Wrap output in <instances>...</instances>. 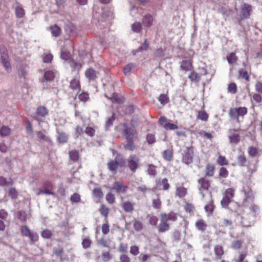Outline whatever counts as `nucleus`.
I'll return each mask as SVG.
<instances>
[{"label":"nucleus","mask_w":262,"mask_h":262,"mask_svg":"<svg viewBox=\"0 0 262 262\" xmlns=\"http://www.w3.org/2000/svg\"><path fill=\"white\" fill-rule=\"evenodd\" d=\"M160 223L157 226L158 232L159 233L165 232L170 229V225L168 222H175L177 220V214L170 212L168 213H161L159 215Z\"/></svg>","instance_id":"f257e3e1"},{"label":"nucleus","mask_w":262,"mask_h":262,"mask_svg":"<svg viewBox=\"0 0 262 262\" xmlns=\"http://www.w3.org/2000/svg\"><path fill=\"white\" fill-rule=\"evenodd\" d=\"M136 125L133 120H131L130 121V126L127 123L123 124L122 135L125 137L126 140L133 139L134 136L137 134Z\"/></svg>","instance_id":"f03ea898"},{"label":"nucleus","mask_w":262,"mask_h":262,"mask_svg":"<svg viewBox=\"0 0 262 262\" xmlns=\"http://www.w3.org/2000/svg\"><path fill=\"white\" fill-rule=\"evenodd\" d=\"M199 189L203 196L210 194L209 188L210 187L209 181L206 177L202 178L198 180Z\"/></svg>","instance_id":"7ed1b4c3"},{"label":"nucleus","mask_w":262,"mask_h":262,"mask_svg":"<svg viewBox=\"0 0 262 262\" xmlns=\"http://www.w3.org/2000/svg\"><path fill=\"white\" fill-rule=\"evenodd\" d=\"M140 159L135 155H131L127 160V166L132 172H135L139 167Z\"/></svg>","instance_id":"20e7f679"},{"label":"nucleus","mask_w":262,"mask_h":262,"mask_svg":"<svg viewBox=\"0 0 262 262\" xmlns=\"http://www.w3.org/2000/svg\"><path fill=\"white\" fill-rule=\"evenodd\" d=\"M53 189V185L51 182H46L43 183L42 187L39 189L37 195L43 194L45 195H54L52 190Z\"/></svg>","instance_id":"39448f33"},{"label":"nucleus","mask_w":262,"mask_h":262,"mask_svg":"<svg viewBox=\"0 0 262 262\" xmlns=\"http://www.w3.org/2000/svg\"><path fill=\"white\" fill-rule=\"evenodd\" d=\"M193 150L192 147H187L182 154V162L186 164H189L193 161Z\"/></svg>","instance_id":"423d86ee"},{"label":"nucleus","mask_w":262,"mask_h":262,"mask_svg":"<svg viewBox=\"0 0 262 262\" xmlns=\"http://www.w3.org/2000/svg\"><path fill=\"white\" fill-rule=\"evenodd\" d=\"M252 11V6L246 3H244L241 7V14L240 15L241 19H245L249 18Z\"/></svg>","instance_id":"0eeeda50"},{"label":"nucleus","mask_w":262,"mask_h":262,"mask_svg":"<svg viewBox=\"0 0 262 262\" xmlns=\"http://www.w3.org/2000/svg\"><path fill=\"white\" fill-rule=\"evenodd\" d=\"M132 226L134 230L136 232L141 231L143 229V225L141 221L138 219H134L128 223H127L126 226L129 227Z\"/></svg>","instance_id":"6e6552de"},{"label":"nucleus","mask_w":262,"mask_h":262,"mask_svg":"<svg viewBox=\"0 0 262 262\" xmlns=\"http://www.w3.org/2000/svg\"><path fill=\"white\" fill-rule=\"evenodd\" d=\"M215 259H221L224 255V248L222 246L216 245L213 247Z\"/></svg>","instance_id":"1a4fd4ad"},{"label":"nucleus","mask_w":262,"mask_h":262,"mask_svg":"<svg viewBox=\"0 0 262 262\" xmlns=\"http://www.w3.org/2000/svg\"><path fill=\"white\" fill-rule=\"evenodd\" d=\"M127 189V186L124 185L123 184L121 183L116 182L114 183V186L111 190L112 191L116 190L118 193H124L126 192Z\"/></svg>","instance_id":"9d476101"},{"label":"nucleus","mask_w":262,"mask_h":262,"mask_svg":"<svg viewBox=\"0 0 262 262\" xmlns=\"http://www.w3.org/2000/svg\"><path fill=\"white\" fill-rule=\"evenodd\" d=\"M15 216L23 223H26L27 219L30 217V215H29L25 211L19 210L16 212Z\"/></svg>","instance_id":"9b49d317"},{"label":"nucleus","mask_w":262,"mask_h":262,"mask_svg":"<svg viewBox=\"0 0 262 262\" xmlns=\"http://www.w3.org/2000/svg\"><path fill=\"white\" fill-rule=\"evenodd\" d=\"M70 88L73 91H80V84L78 77H75L70 82Z\"/></svg>","instance_id":"f8f14e48"},{"label":"nucleus","mask_w":262,"mask_h":262,"mask_svg":"<svg viewBox=\"0 0 262 262\" xmlns=\"http://www.w3.org/2000/svg\"><path fill=\"white\" fill-rule=\"evenodd\" d=\"M215 166L211 163H208L205 167V172L206 176L213 177L215 171Z\"/></svg>","instance_id":"ddd939ff"},{"label":"nucleus","mask_w":262,"mask_h":262,"mask_svg":"<svg viewBox=\"0 0 262 262\" xmlns=\"http://www.w3.org/2000/svg\"><path fill=\"white\" fill-rule=\"evenodd\" d=\"M149 42L147 39H145L143 43L139 47L137 50H134L132 51L134 55H136L138 52H142L146 51L149 48Z\"/></svg>","instance_id":"4468645a"},{"label":"nucleus","mask_w":262,"mask_h":262,"mask_svg":"<svg viewBox=\"0 0 262 262\" xmlns=\"http://www.w3.org/2000/svg\"><path fill=\"white\" fill-rule=\"evenodd\" d=\"M85 75L89 80H95L97 78L96 72L92 68L88 69L85 72Z\"/></svg>","instance_id":"2eb2a0df"},{"label":"nucleus","mask_w":262,"mask_h":262,"mask_svg":"<svg viewBox=\"0 0 262 262\" xmlns=\"http://www.w3.org/2000/svg\"><path fill=\"white\" fill-rule=\"evenodd\" d=\"M0 59L1 63L5 68V69L8 71H10L11 68V64L10 62V58L9 57V56L0 58Z\"/></svg>","instance_id":"dca6fc26"},{"label":"nucleus","mask_w":262,"mask_h":262,"mask_svg":"<svg viewBox=\"0 0 262 262\" xmlns=\"http://www.w3.org/2000/svg\"><path fill=\"white\" fill-rule=\"evenodd\" d=\"M196 228L200 231H204L206 230L207 224L206 222L203 219L198 220L195 223Z\"/></svg>","instance_id":"f3484780"},{"label":"nucleus","mask_w":262,"mask_h":262,"mask_svg":"<svg viewBox=\"0 0 262 262\" xmlns=\"http://www.w3.org/2000/svg\"><path fill=\"white\" fill-rule=\"evenodd\" d=\"M49 111L46 107L45 106H39L36 109L37 115L45 117L48 115Z\"/></svg>","instance_id":"a211bd4d"},{"label":"nucleus","mask_w":262,"mask_h":262,"mask_svg":"<svg viewBox=\"0 0 262 262\" xmlns=\"http://www.w3.org/2000/svg\"><path fill=\"white\" fill-rule=\"evenodd\" d=\"M58 134L57 140L58 142L61 144H64L68 142V136L64 132H60L58 130L57 131Z\"/></svg>","instance_id":"6ab92c4d"},{"label":"nucleus","mask_w":262,"mask_h":262,"mask_svg":"<svg viewBox=\"0 0 262 262\" xmlns=\"http://www.w3.org/2000/svg\"><path fill=\"white\" fill-rule=\"evenodd\" d=\"M153 18L150 14L145 15L142 20V23L147 27H150L152 25Z\"/></svg>","instance_id":"aec40b11"},{"label":"nucleus","mask_w":262,"mask_h":262,"mask_svg":"<svg viewBox=\"0 0 262 262\" xmlns=\"http://www.w3.org/2000/svg\"><path fill=\"white\" fill-rule=\"evenodd\" d=\"M192 67L191 62L188 60H184L181 62V68L185 71H188L191 70Z\"/></svg>","instance_id":"412c9836"},{"label":"nucleus","mask_w":262,"mask_h":262,"mask_svg":"<svg viewBox=\"0 0 262 262\" xmlns=\"http://www.w3.org/2000/svg\"><path fill=\"white\" fill-rule=\"evenodd\" d=\"M229 139L230 143L237 144L240 141L241 137L238 134L232 133L229 136Z\"/></svg>","instance_id":"4be33fe9"},{"label":"nucleus","mask_w":262,"mask_h":262,"mask_svg":"<svg viewBox=\"0 0 262 262\" xmlns=\"http://www.w3.org/2000/svg\"><path fill=\"white\" fill-rule=\"evenodd\" d=\"M127 143L123 147L125 150L133 151L135 149V145L133 142V139L126 140Z\"/></svg>","instance_id":"5701e85b"},{"label":"nucleus","mask_w":262,"mask_h":262,"mask_svg":"<svg viewBox=\"0 0 262 262\" xmlns=\"http://www.w3.org/2000/svg\"><path fill=\"white\" fill-rule=\"evenodd\" d=\"M118 166V163L117 161V158L114 160H112L107 164V167L110 170L112 171H116Z\"/></svg>","instance_id":"b1692460"},{"label":"nucleus","mask_w":262,"mask_h":262,"mask_svg":"<svg viewBox=\"0 0 262 262\" xmlns=\"http://www.w3.org/2000/svg\"><path fill=\"white\" fill-rule=\"evenodd\" d=\"M69 157L71 160L76 162L77 161L80 157L79 153L77 150H73L69 151Z\"/></svg>","instance_id":"393cba45"},{"label":"nucleus","mask_w":262,"mask_h":262,"mask_svg":"<svg viewBox=\"0 0 262 262\" xmlns=\"http://www.w3.org/2000/svg\"><path fill=\"white\" fill-rule=\"evenodd\" d=\"M176 193L179 196H184L187 194V190L184 186H180L177 187Z\"/></svg>","instance_id":"a878e982"},{"label":"nucleus","mask_w":262,"mask_h":262,"mask_svg":"<svg viewBox=\"0 0 262 262\" xmlns=\"http://www.w3.org/2000/svg\"><path fill=\"white\" fill-rule=\"evenodd\" d=\"M215 206L213 204V201H209L208 204L205 205V211L208 213V215L212 214L214 209Z\"/></svg>","instance_id":"bb28decb"},{"label":"nucleus","mask_w":262,"mask_h":262,"mask_svg":"<svg viewBox=\"0 0 262 262\" xmlns=\"http://www.w3.org/2000/svg\"><path fill=\"white\" fill-rule=\"evenodd\" d=\"M136 66L133 63H129L125 66L123 69V73L125 75H129L133 69L135 68Z\"/></svg>","instance_id":"cd10ccee"},{"label":"nucleus","mask_w":262,"mask_h":262,"mask_svg":"<svg viewBox=\"0 0 262 262\" xmlns=\"http://www.w3.org/2000/svg\"><path fill=\"white\" fill-rule=\"evenodd\" d=\"M226 58L229 63L231 64L235 63L237 60V57L234 52L230 53L227 55Z\"/></svg>","instance_id":"c85d7f7f"},{"label":"nucleus","mask_w":262,"mask_h":262,"mask_svg":"<svg viewBox=\"0 0 262 262\" xmlns=\"http://www.w3.org/2000/svg\"><path fill=\"white\" fill-rule=\"evenodd\" d=\"M99 211L107 220L109 213V209L104 205L102 204L99 209Z\"/></svg>","instance_id":"c756f323"},{"label":"nucleus","mask_w":262,"mask_h":262,"mask_svg":"<svg viewBox=\"0 0 262 262\" xmlns=\"http://www.w3.org/2000/svg\"><path fill=\"white\" fill-rule=\"evenodd\" d=\"M108 242V239L103 237L97 241V245L101 247L110 248Z\"/></svg>","instance_id":"7c9ffc66"},{"label":"nucleus","mask_w":262,"mask_h":262,"mask_svg":"<svg viewBox=\"0 0 262 262\" xmlns=\"http://www.w3.org/2000/svg\"><path fill=\"white\" fill-rule=\"evenodd\" d=\"M51 30L52 34L54 37L58 36L61 33V29L58 27L56 25L51 27Z\"/></svg>","instance_id":"2f4dec72"},{"label":"nucleus","mask_w":262,"mask_h":262,"mask_svg":"<svg viewBox=\"0 0 262 262\" xmlns=\"http://www.w3.org/2000/svg\"><path fill=\"white\" fill-rule=\"evenodd\" d=\"M44 78L48 81H52L54 80L55 77L54 73L51 71H46L44 73Z\"/></svg>","instance_id":"473e14b6"},{"label":"nucleus","mask_w":262,"mask_h":262,"mask_svg":"<svg viewBox=\"0 0 262 262\" xmlns=\"http://www.w3.org/2000/svg\"><path fill=\"white\" fill-rule=\"evenodd\" d=\"M189 78L191 81L197 83L200 80V76L195 72L193 71L189 74Z\"/></svg>","instance_id":"72a5a7b5"},{"label":"nucleus","mask_w":262,"mask_h":262,"mask_svg":"<svg viewBox=\"0 0 262 262\" xmlns=\"http://www.w3.org/2000/svg\"><path fill=\"white\" fill-rule=\"evenodd\" d=\"M11 133V129L8 126H3L0 129V135L3 137L9 136Z\"/></svg>","instance_id":"f704fd0d"},{"label":"nucleus","mask_w":262,"mask_h":262,"mask_svg":"<svg viewBox=\"0 0 262 262\" xmlns=\"http://www.w3.org/2000/svg\"><path fill=\"white\" fill-rule=\"evenodd\" d=\"M53 253L57 257H59L60 260L62 261V254L63 253V248L61 247L54 248L53 249Z\"/></svg>","instance_id":"c9c22d12"},{"label":"nucleus","mask_w":262,"mask_h":262,"mask_svg":"<svg viewBox=\"0 0 262 262\" xmlns=\"http://www.w3.org/2000/svg\"><path fill=\"white\" fill-rule=\"evenodd\" d=\"M15 12L16 16L18 18H23L25 14L24 9L20 6L16 7Z\"/></svg>","instance_id":"e433bc0d"},{"label":"nucleus","mask_w":262,"mask_h":262,"mask_svg":"<svg viewBox=\"0 0 262 262\" xmlns=\"http://www.w3.org/2000/svg\"><path fill=\"white\" fill-rule=\"evenodd\" d=\"M123 208L125 212H131L134 210L133 204L129 202H125L123 204Z\"/></svg>","instance_id":"4c0bfd02"},{"label":"nucleus","mask_w":262,"mask_h":262,"mask_svg":"<svg viewBox=\"0 0 262 262\" xmlns=\"http://www.w3.org/2000/svg\"><path fill=\"white\" fill-rule=\"evenodd\" d=\"M229 174V172L224 167H222L219 170V178H226Z\"/></svg>","instance_id":"58836bf2"},{"label":"nucleus","mask_w":262,"mask_h":262,"mask_svg":"<svg viewBox=\"0 0 262 262\" xmlns=\"http://www.w3.org/2000/svg\"><path fill=\"white\" fill-rule=\"evenodd\" d=\"M10 181H8L6 178L1 176L0 177V186H5L6 185H12L13 182L11 179Z\"/></svg>","instance_id":"ea45409f"},{"label":"nucleus","mask_w":262,"mask_h":262,"mask_svg":"<svg viewBox=\"0 0 262 262\" xmlns=\"http://www.w3.org/2000/svg\"><path fill=\"white\" fill-rule=\"evenodd\" d=\"M163 157L164 160L170 161L172 157V151L170 149H167L163 152Z\"/></svg>","instance_id":"a19ab883"},{"label":"nucleus","mask_w":262,"mask_h":262,"mask_svg":"<svg viewBox=\"0 0 262 262\" xmlns=\"http://www.w3.org/2000/svg\"><path fill=\"white\" fill-rule=\"evenodd\" d=\"M184 208L186 212L191 213L194 210L195 207L192 204L186 202L184 205Z\"/></svg>","instance_id":"79ce46f5"},{"label":"nucleus","mask_w":262,"mask_h":262,"mask_svg":"<svg viewBox=\"0 0 262 262\" xmlns=\"http://www.w3.org/2000/svg\"><path fill=\"white\" fill-rule=\"evenodd\" d=\"M198 118L204 121H206L208 119V115L204 111H201L198 112Z\"/></svg>","instance_id":"37998d69"},{"label":"nucleus","mask_w":262,"mask_h":262,"mask_svg":"<svg viewBox=\"0 0 262 262\" xmlns=\"http://www.w3.org/2000/svg\"><path fill=\"white\" fill-rule=\"evenodd\" d=\"M117 158V161L118 163V166L125 167L127 166L126 162L125 160L123 158V157L120 154H118Z\"/></svg>","instance_id":"c03bdc74"},{"label":"nucleus","mask_w":262,"mask_h":262,"mask_svg":"<svg viewBox=\"0 0 262 262\" xmlns=\"http://www.w3.org/2000/svg\"><path fill=\"white\" fill-rule=\"evenodd\" d=\"M115 119V115L114 113H113L112 116L108 118L105 122V126L106 129H107L110 126L113 125Z\"/></svg>","instance_id":"a18cd8bd"},{"label":"nucleus","mask_w":262,"mask_h":262,"mask_svg":"<svg viewBox=\"0 0 262 262\" xmlns=\"http://www.w3.org/2000/svg\"><path fill=\"white\" fill-rule=\"evenodd\" d=\"M78 98L81 101L86 102L90 99L89 95L88 93L83 92L78 95Z\"/></svg>","instance_id":"49530a36"},{"label":"nucleus","mask_w":262,"mask_h":262,"mask_svg":"<svg viewBox=\"0 0 262 262\" xmlns=\"http://www.w3.org/2000/svg\"><path fill=\"white\" fill-rule=\"evenodd\" d=\"M92 242L89 237L84 238L82 242V245L83 248L87 249L91 247Z\"/></svg>","instance_id":"de8ad7c7"},{"label":"nucleus","mask_w":262,"mask_h":262,"mask_svg":"<svg viewBox=\"0 0 262 262\" xmlns=\"http://www.w3.org/2000/svg\"><path fill=\"white\" fill-rule=\"evenodd\" d=\"M217 162L221 166L227 165L229 164L228 161L226 160L225 157L221 155L219 156Z\"/></svg>","instance_id":"09e8293b"},{"label":"nucleus","mask_w":262,"mask_h":262,"mask_svg":"<svg viewBox=\"0 0 262 262\" xmlns=\"http://www.w3.org/2000/svg\"><path fill=\"white\" fill-rule=\"evenodd\" d=\"M37 137L40 140H42L47 142H50L51 140L50 138L46 136L45 134L41 131H38L37 133Z\"/></svg>","instance_id":"8fccbe9b"},{"label":"nucleus","mask_w":262,"mask_h":262,"mask_svg":"<svg viewBox=\"0 0 262 262\" xmlns=\"http://www.w3.org/2000/svg\"><path fill=\"white\" fill-rule=\"evenodd\" d=\"M60 57L61 59L67 60L71 57V54L68 50H61L60 53Z\"/></svg>","instance_id":"3c124183"},{"label":"nucleus","mask_w":262,"mask_h":262,"mask_svg":"<svg viewBox=\"0 0 262 262\" xmlns=\"http://www.w3.org/2000/svg\"><path fill=\"white\" fill-rule=\"evenodd\" d=\"M228 92L233 94L237 92V86L235 83H231L228 85Z\"/></svg>","instance_id":"603ef678"},{"label":"nucleus","mask_w":262,"mask_h":262,"mask_svg":"<svg viewBox=\"0 0 262 262\" xmlns=\"http://www.w3.org/2000/svg\"><path fill=\"white\" fill-rule=\"evenodd\" d=\"M101 228L102 232L103 234L106 235L110 232V225L107 220H106V223L102 224Z\"/></svg>","instance_id":"864d4df0"},{"label":"nucleus","mask_w":262,"mask_h":262,"mask_svg":"<svg viewBox=\"0 0 262 262\" xmlns=\"http://www.w3.org/2000/svg\"><path fill=\"white\" fill-rule=\"evenodd\" d=\"M149 223L152 226H157L158 222V219L155 215H148Z\"/></svg>","instance_id":"5fc2aeb1"},{"label":"nucleus","mask_w":262,"mask_h":262,"mask_svg":"<svg viewBox=\"0 0 262 262\" xmlns=\"http://www.w3.org/2000/svg\"><path fill=\"white\" fill-rule=\"evenodd\" d=\"M129 252L132 255L136 256L139 254V247L136 245L132 246Z\"/></svg>","instance_id":"6e6d98bb"},{"label":"nucleus","mask_w":262,"mask_h":262,"mask_svg":"<svg viewBox=\"0 0 262 262\" xmlns=\"http://www.w3.org/2000/svg\"><path fill=\"white\" fill-rule=\"evenodd\" d=\"M41 236L44 238L49 239L52 236V233L50 230L46 229L41 232Z\"/></svg>","instance_id":"4d7b16f0"},{"label":"nucleus","mask_w":262,"mask_h":262,"mask_svg":"<svg viewBox=\"0 0 262 262\" xmlns=\"http://www.w3.org/2000/svg\"><path fill=\"white\" fill-rule=\"evenodd\" d=\"M158 100L162 104L164 105L168 103V97L166 95L161 94L159 97Z\"/></svg>","instance_id":"13d9d810"},{"label":"nucleus","mask_w":262,"mask_h":262,"mask_svg":"<svg viewBox=\"0 0 262 262\" xmlns=\"http://www.w3.org/2000/svg\"><path fill=\"white\" fill-rule=\"evenodd\" d=\"M142 29V25L140 23H136L132 25V29L135 32L139 33Z\"/></svg>","instance_id":"bf43d9fd"},{"label":"nucleus","mask_w":262,"mask_h":262,"mask_svg":"<svg viewBox=\"0 0 262 262\" xmlns=\"http://www.w3.org/2000/svg\"><path fill=\"white\" fill-rule=\"evenodd\" d=\"M246 158L244 155H241L237 157V162L240 166H245Z\"/></svg>","instance_id":"052dcab7"},{"label":"nucleus","mask_w":262,"mask_h":262,"mask_svg":"<svg viewBox=\"0 0 262 262\" xmlns=\"http://www.w3.org/2000/svg\"><path fill=\"white\" fill-rule=\"evenodd\" d=\"M238 112L236 108H231L229 110V114L232 119H238Z\"/></svg>","instance_id":"680f3d73"},{"label":"nucleus","mask_w":262,"mask_h":262,"mask_svg":"<svg viewBox=\"0 0 262 262\" xmlns=\"http://www.w3.org/2000/svg\"><path fill=\"white\" fill-rule=\"evenodd\" d=\"M21 232L23 235L28 237L31 231L27 226H23L21 228Z\"/></svg>","instance_id":"e2e57ef3"},{"label":"nucleus","mask_w":262,"mask_h":262,"mask_svg":"<svg viewBox=\"0 0 262 262\" xmlns=\"http://www.w3.org/2000/svg\"><path fill=\"white\" fill-rule=\"evenodd\" d=\"M128 245L126 244L121 243L118 248V251L121 253H126L127 251Z\"/></svg>","instance_id":"0e129e2a"},{"label":"nucleus","mask_w":262,"mask_h":262,"mask_svg":"<svg viewBox=\"0 0 262 262\" xmlns=\"http://www.w3.org/2000/svg\"><path fill=\"white\" fill-rule=\"evenodd\" d=\"M84 132L87 135L92 137L95 135V130L92 127L88 126L86 127Z\"/></svg>","instance_id":"69168bd1"},{"label":"nucleus","mask_w":262,"mask_h":262,"mask_svg":"<svg viewBox=\"0 0 262 262\" xmlns=\"http://www.w3.org/2000/svg\"><path fill=\"white\" fill-rule=\"evenodd\" d=\"M242 246V242L241 240H236L231 244V247L234 249H239Z\"/></svg>","instance_id":"338daca9"},{"label":"nucleus","mask_w":262,"mask_h":262,"mask_svg":"<svg viewBox=\"0 0 262 262\" xmlns=\"http://www.w3.org/2000/svg\"><path fill=\"white\" fill-rule=\"evenodd\" d=\"M119 259L120 262H131L130 257L126 254H121L119 257Z\"/></svg>","instance_id":"774afa93"}]
</instances>
